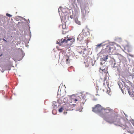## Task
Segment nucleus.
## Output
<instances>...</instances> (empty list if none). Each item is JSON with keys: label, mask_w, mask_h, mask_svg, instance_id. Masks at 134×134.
<instances>
[{"label": "nucleus", "mask_w": 134, "mask_h": 134, "mask_svg": "<svg viewBox=\"0 0 134 134\" xmlns=\"http://www.w3.org/2000/svg\"><path fill=\"white\" fill-rule=\"evenodd\" d=\"M18 51L19 54L15 58H13V60L15 62H17V61H20L21 60L25 55V53L21 48H19Z\"/></svg>", "instance_id": "5"}, {"label": "nucleus", "mask_w": 134, "mask_h": 134, "mask_svg": "<svg viewBox=\"0 0 134 134\" xmlns=\"http://www.w3.org/2000/svg\"><path fill=\"white\" fill-rule=\"evenodd\" d=\"M53 108L54 109L52 110V113L53 115H55L56 114L57 111V110L55 109V107H53Z\"/></svg>", "instance_id": "20"}, {"label": "nucleus", "mask_w": 134, "mask_h": 134, "mask_svg": "<svg viewBox=\"0 0 134 134\" xmlns=\"http://www.w3.org/2000/svg\"><path fill=\"white\" fill-rule=\"evenodd\" d=\"M2 56H3V57H4L6 56H7V58L9 59H10V57L9 55L6 53H5L4 52L0 54V57Z\"/></svg>", "instance_id": "11"}, {"label": "nucleus", "mask_w": 134, "mask_h": 134, "mask_svg": "<svg viewBox=\"0 0 134 134\" xmlns=\"http://www.w3.org/2000/svg\"><path fill=\"white\" fill-rule=\"evenodd\" d=\"M124 115H125V117H126L127 118L128 117V115L126 114L125 113H124Z\"/></svg>", "instance_id": "57"}, {"label": "nucleus", "mask_w": 134, "mask_h": 134, "mask_svg": "<svg viewBox=\"0 0 134 134\" xmlns=\"http://www.w3.org/2000/svg\"><path fill=\"white\" fill-rule=\"evenodd\" d=\"M109 47H110V46H109V45H107L106 46V47L107 48H105V49L106 50V49H107Z\"/></svg>", "instance_id": "54"}, {"label": "nucleus", "mask_w": 134, "mask_h": 134, "mask_svg": "<svg viewBox=\"0 0 134 134\" xmlns=\"http://www.w3.org/2000/svg\"><path fill=\"white\" fill-rule=\"evenodd\" d=\"M66 62L67 64H68L70 63V61L71 60V59L70 58H67L66 57Z\"/></svg>", "instance_id": "22"}, {"label": "nucleus", "mask_w": 134, "mask_h": 134, "mask_svg": "<svg viewBox=\"0 0 134 134\" xmlns=\"http://www.w3.org/2000/svg\"><path fill=\"white\" fill-rule=\"evenodd\" d=\"M77 2L79 4H81V1L80 0H77Z\"/></svg>", "instance_id": "46"}, {"label": "nucleus", "mask_w": 134, "mask_h": 134, "mask_svg": "<svg viewBox=\"0 0 134 134\" xmlns=\"http://www.w3.org/2000/svg\"><path fill=\"white\" fill-rule=\"evenodd\" d=\"M116 38L115 39V40H118V39L121 40V37H116Z\"/></svg>", "instance_id": "45"}, {"label": "nucleus", "mask_w": 134, "mask_h": 134, "mask_svg": "<svg viewBox=\"0 0 134 134\" xmlns=\"http://www.w3.org/2000/svg\"><path fill=\"white\" fill-rule=\"evenodd\" d=\"M69 107V106L66 105V106H65V107L64 108V109H65L66 110H68V107Z\"/></svg>", "instance_id": "38"}, {"label": "nucleus", "mask_w": 134, "mask_h": 134, "mask_svg": "<svg viewBox=\"0 0 134 134\" xmlns=\"http://www.w3.org/2000/svg\"><path fill=\"white\" fill-rule=\"evenodd\" d=\"M57 102H56L55 101H53L52 102V105L53 106H54L55 107H57V105H56V103Z\"/></svg>", "instance_id": "30"}, {"label": "nucleus", "mask_w": 134, "mask_h": 134, "mask_svg": "<svg viewBox=\"0 0 134 134\" xmlns=\"http://www.w3.org/2000/svg\"><path fill=\"white\" fill-rule=\"evenodd\" d=\"M67 112L66 111V112H64V113H63L64 114H67Z\"/></svg>", "instance_id": "62"}, {"label": "nucleus", "mask_w": 134, "mask_h": 134, "mask_svg": "<svg viewBox=\"0 0 134 134\" xmlns=\"http://www.w3.org/2000/svg\"><path fill=\"white\" fill-rule=\"evenodd\" d=\"M126 81L127 83H129V85H130V83L131 82L130 81L128 80H126Z\"/></svg>", "instance_id": "43"}, {"label": "nucleus", "mask_w": 134, "mask_h": 134, "mask_svg": "<svg viewBox=\"0 0 134 134\" xmlns=\"http://www.w3.org/2000/svg\"><path fill=\"white\" fill-rule=\"evenodd\" d=\"M66 106V105L65 104L63 105L61 107H63V109H64V108Z\"/></svg>", "instance_id": "55"}, {"label": "nucleus", "mask_w": 134, "mask_h": 134, "mask_svg": "<svg viewBox=\"0 0 134 134\" xmlns=\"http://www.w3.org/2000/svg\"><path fill=\"white\" fill-rule=\"evenodd\" d=\"M118 85L119 86V88L120 89H122L121 85L122 86V88H124L122 83L120 81H118Z\"/></svg>", "instance_id": "14"}, {"label": "nucleus", "mask_w": 134, "mask_h": 134, "mask_svg": "<svg viewBox=\"0 0 134 134\" xmlns=\"http://www.w3.org/2000/svg\"><path fill=\"white\" fill-rule=\"evenodd\" d=\"M85 17V15L83 13L82 14V18H84Z\"/></svg>", "instance_id": "52"}, {"label": "nucleus", "mask_w": 134, "mask_h": 134, "mask_svg": "<svg viewBox=\"0 0 134 134\" xmlns=\"http://www.w3.org/2000/svg\"><path fill=\"white\" fill-rule=\"evenodd\" d=\"M62 7H61V6H60L59 7V8H58V13H59L60 11H61V10H62Z\"/></svg>", "instance_id": "36"}, {"label": "nucleus", "mask_w": 134, "mask_h": 134, "mask_svg": "<svg viewBox=\"0 0 134 134\" xmlns=\"http://www.w3.org/2000/svg\"><path fill=\"white\" fill-rule=\"evenodd\" d=\"M69 107H70L71 108H72L75 107L76 104H69Z\"/></svg>", "instance_id": "28"}, {"label": "nucleus", "mask_w": 134, "mask_h": 134, "mask_svg": "<svg viewBox=\"0 0 134 134\" xmlns=\"http://www.w3.org/2000/svg\"><path fill=\"white\" fill-rule=\"evenodd\" d=\"M15 20L16 21H18L19 20V18L18 17V16H16V17L15 18Z\"/></svg>", "instance_id": "42"}, {"label": "nucleus", "mask_w": 134, "mask_h": 134, "mask_svg": "<svg viewBox=\"0 0 134 134\" xmlns=\"http://www.w3.org/2000/svg\"><path fill=\"white\" fill-rule=\"evenodd\" d=\"M12 65L10 64L8 65L5 66V68L6 70H10L11 69Z\"/></svg>", "instance_id": "16"}, {"label": "nucleus", "mask_w": 134, "mask_h": 134, "mask_svg": "<svg viewBox=\"0 0 134 134\" xmlns=\"http://www.w3.org/2000/svg\"><path fill=\"white\" fill-rule=\"evenodd\" d=\"M118 116L116 114L113 113L111 116L108 117V121H110L111 124L114 122H117L118 124L120 123V118H118Z\"/></svg>", "instance_id": "3"}, {"label": "nucleus", "mask_w": 134, "mask_h": 134, "mask_svg": "<svg viewBox=\"0 0 134 134\" xmlns=\"http://www.w3.org/2000/svg\"><path fill=\"white\" fill-rule=\"evenodd\" d=\"M67 39L68 42V41L71 40H72V38L70 37H69Z\"/></svg>", "instance_id": "44"}, {"label": "nucleus", "mask_w": 134, "mask_h": 134, "mask_svg": "<svg viewBox=\"0 0 134 134\" xmlns=\"http://www.w3.org/2000/svg\"><path fill=\"white\" fill-rule=\"evenodd\" d=\"M30 22V20L29 19H28V20H27L26 19V36L27 35H29V39L27 40L26 38V47H27L28 48L29 46L26 44V43H29L31 36L30 30V27L29 24Z\"/></svg>", "instance_id": "2"}, {"label": "nucleus", "mask_w": 134, "mask_h": 134, "mask_svg": "<svg viewBox=\"0 0 134 134\" xmlns=\"http://www.w3.org/2000/svg\"><path fill=\"white\" fill-rule=\"evenodd\" d=\"M61 11H62V13H63V14H62V15H63V14H64V13L65 12H64L63 11V10L62 9V10H61Z\"/></svg>", "instance_id": "61"}, {"label": "nucleus", "mask_w": 134, "mask_h": 134, "mask_svg": "<svg viewBox=\"0 0 134 134\" xmlns=\"http://www.w3.org/2000/svg\"><path fill=\"white\" fill-rule=\"evenodd\" d=\"M6 15L8 17H11L12 16V15H11L9 13H7L6 14Z\"/></svg>", "instance_id": "35"}, {"label": "nucleus", "mask_w": 134, "mask_h": 134, "mask_svg": "<svg viewBox=\"0 0 134 134\" xmlns=\"http://www.w3.org/2000/svg\"><path fill=\"white\" fill-rule=\"evenodd\" d=\"M118 55H120V57H123V56L121 54H119V53H118Z\"/></svg>", "instance_id": "58"}, {"label": "nucleus", "mask_w": 134, "mask_h": 134, "mask_svg": "<svg viewBox=\"0 0 134 134\" xmlns=\"http://www.w3.org/2000/svg\"><path fill=\"white\" fill-rule=\"evenodd\" d=\"M101 58L100 59V65H102L103 64H104L107 61V59H108L109 56L108 55H105L103 57H102V56H101Z\"/></svg>", "instance_id": "7"}, {"label": "nucleus", "mask_w": 134, "mask_h": 134, "mask_svg": "<svg viewBox=\"0 0 134 134\" xmlns=\"http://www.w3.org/2000/svg\"><path fill=\"white\" fill-rule=\"evenodd\" d=\"M107 77L105 76L104 79V81H105L107 79Z\"/></svg>", "instance_id": "56"}, {"label": "nucleus", "mask_w": 134, "mask_h": 134, "mask_svg": "<svg viewBox=\"0 0 134 134\" xmlns=\"http://www.w3.org/2000/svg\"><path fill=\"white\" fill-rule=\"evenodd\" d=\"M114 42H111L109 43V45H111V46H114V44H115L114 43Z\"/></svg>", "instance_id": "41"}, {"label": "nucleus", "mask_w": 134, "mask_h": 134, "mask_svg": "<svg viewBox=\"0 0 134 134\" xmlns=\"http://www.w3.org/2000/svg\"><path fill=\"white\" fill-rule=\"evenodd\" d=\"M129 121L131 122V123L134 126V119H131Z\"/></svg>", "instance_id": "29"}, {"label": "nucleus", "mask_w": 134, "mask_h": 134, "mask_svg": "<svg viewBox=\"0 0 134 134\" xmlns=\"http://www.w3.org/2000/svg\"><path fill=\"white\" fill-rule=\"evenodd\" d=\"M130 85L132 87H133L134 86L133 84L131 82V83H130Z\"/></svg>", "instance_id": "50"}, {"label": "nucleus", "mask_w": 134, "mask_h": 134, "mask_svg": "<svg viewBox=\"0 0 134 134\" xmlns=\"http://www.w3.org/2000/svg\"><path fill=\"white\" fill-rule=\"evenodd\" d=\"M4 31V29L3 28L0 26V35H1L3 32Z\"/></svg>", "instance_id": "23"}, {"label": "nucleus", "mask_w": 134, "mask_h": 134, "mask_svg": "<svg viewBox=\"0 0 134 134\" xmlns=\"http://www.w3.org/2000/svg\"><path fill=\"white\" fill-rule=\"evenodd\" d=\"M68 13L66 11H65L63 15L62 14V17L64 20H65L66 19H68L69 15Z\"/></svg>", "instance_id": "8"}, {"label": "nucleus", "mask_w": 134, "mask_h": 134, "mask_svg": "<svg viewBox=\"0 0 134 134\" xmlns=\"http://www.w3.org/2000/svg\"><path fill=\"white\" fill-rule=\"evenodd\" d=\"M109 49L107 50V52L110 53L112 52V48L110 47H109Z\"/></svg>", "instance_id": "26"}, {"label": "nucleus", "mask_w": 134, "mask_h": 134, "mask_svg": "<svg viewBox=\"0 0 134 134\" xmlns=\"http://www.w3.org/2000/svg\"><path fill=\"white\" fill-rule=\"evenodd\" d=\"M75 22L77 24L81 25V23L80 21L78 20V19H76L75 20Z\"/></svg>", "instance_id": "21"}, {"label": "nucleus", "mask_w": 134, "mask_h": 134, "mask_svg": "<svg viewBox=\"0 0 134 134\" xmlns=\"http://www.w3.org/2000/svg\"><path fill=\"white\" fill-rule=\"evenodd\" d=\"M121 91L124 94H125L126 93V91L125 90H124L122 88V89H120Z\"/></svg>", "instance_id": "33"}, {"label": "nucleus", "mask_w": 134, "mask_h": 134, "mask_svg": "<svg viewBox=\"0 0 134 134\" xmlns=\"http://www.w3.org/2000/svg\"><path fill=\"white\" fill-rule=\"evenodd\" d=\"M18 17L19 18V20L20 21L18 22L16 25H18L22 27L23 30L20 29V30L22 33L24 32V34L25 35V22H24L21 20H23L25 21V18L19 16H18Z\"/></svg>", "instance_id": "4"}, {"label": "nucleus", "mask_w": 134, "mask_h": 134, "mask_svg": "<svg viewBox=\"0 0 134 134\" xmlns=\"http://www.w3.org/2000/svg\"><path fill=\"white\" fill-rule=\"evenodd\" d=\"M104 108V109L103 110L105 111V113H103L101 112L100 116L103 118L106 122L109 123H110V121L108 120V117L111 115V114L113 113V110L112 109H111L110 108L107 109L105 108Z\"/></svg>", "instance_id": "1"}, {"label": "nucleus", "mask_w": 134, "mask_h": 134, "mask_svg": "<svg viewBox=\"0 0 134 134\" xmlns=\"http://www.w3.org/2000/svg\"><path fill=\"white\" fill-rule=\"evenodd\" d=\"M82 104H80L81 105V109H83V107H82V106H83V105L84 104V103L83 102V101H82Z\"/></svg>", "instance_id": "31"}, {"label": "nucleus", "mask_w": 134, "mask_h": 134, "mask_svg": "<svg viewBox=\"0 0 134 134\" xmlns=\"http://www.w3.org/2000/svg\"><path fill=\"white\" fill-rule=\"evenodd\" d=\"M126 88L127 90L128 91V93L129 95L131 97H132V94H131V92L130 91L129 89V86H127L126 87Z\"/></svg>", "instance_id": "17"}, {"label": "nucleus", "mask_w": 134, "mask_h": 134, "mask_svg": "<svg viewBox=\"0 0 134 134\" xmlns=\"http://www.w3.org/2000/svg\"><path fill=\"white\" fill-rule=\"evenodd\" d=\"M63 107H61L58 109V111L60 113H62L63 112Z\"/></svg>", "instance_id": "24"}, {"label": "nucleus", "mask_w": 134, "mask_h": 134, "mask_svg": "<svg viewBox=\"0 0 134 134\" xmlns=\"http://www.w3.org/2000/svg\"><path fill=\"white\" fill-rule=\"evenodd\" d=\"M72 53H69L68 54L66 55V58H69L70 57H71V55H72Z\"/></svg>", "instance_id": "25"}, {"label": "nucleus", "mask_w": 134, "mask_h": 134, "mask_svg": "<svg viewBox=\"0 0 134 134\" xmlns=\"http://www.w3.org/2000/svg\"><path fill=\"white\" fill-rule=\"evenodd\" d=\"M105 42H104L102 43L98 44L97 45V46L96 47V49L100 48L101 46H104L106 44H104L103 45L102 44L103 43H104Z\"/></svg>", "instance_id": "13"}, {"label": "nucleus", "mask_w": 134, "mask_h": 134, "mask_svg": "<svg viewBox=\"0 0 134 134\" xmlns=\"http://www.w3.org/2000/svg\"><path fill=\"white\" fill-rule=\"evenodd\" d=\"M92 108V111L99 114V116L102 111L104 109L101 105L99 104L95 105L94 107Z\"/></svg>", "instance_id": "6"}, {"label": "nucleus", "mask_w": 134, "mask_h": 134, "mask_svg": "<svg viewBox=\"0 0 134 134\" xmlns=\"http://www.w3.org/2000/svg\"><path fill=\"white\" fill-rule=\"evenodd\" d=\"M127 132H128V133H130L131 134H132L133 133H132V132H131L130 131V130H129V131H128V130L127 131Z\"/></svg>", "instance_id": "53"}, {"label": "nucleus", "mask_w": 134, "mask_h": 134, "mask_svg": "<svg viewBox=\"0 0 134 134\" xmlns=\"http://www.w3.org/2000/svg\"><path fill=\"white\" fill-rule=\"evenodd\" d=\"M105 66V65H104L103 66V69H101V70L103 72H104L105 71V68H104V67Z\"/></svg>", "instance_id": "32"}, {"label": "nucleus", "mask_w": 134, "mask_h": 134, "mask_svg": "<svg viewBox=\"0 0 134 134\" xmlns=\"http://www.w3.org/2000/svg\"><path fill=\"white\" fill-rule=\"evenodd\" d=\"M4 24V22L3 21H0V25L2 26Z\"/></svg>", "instance_id": "34"}, {"label": "nucleus", "mask_w": 134, "mask_h": 134, "mask_svg": "<svg viewBox=\"0 0 134 134\" xmlns=\"http://www.w3.org/2000/svg\"><path fill=\"white\" fill-rule=\"evenodd\" d=\"M7 38L8 42L11 41L13 39V37L12 36L10 35L8 36Z\"/></svg>", "instance_id": "19"}, {"label": "nucleus", "mask_w": 134, "mask_h": 134, "mask_svg": "<svg viewBox=\"0 0 134 134\" xmlns=\"http://www.w3.org/2000/svg\"><path fill=\"white\" fill-rule=\"evenodd\" d=\"M66 99H68L67 98H64V102L65 103V104H66V102H65V101H64L65 100H66Z\"/></svg>", "instance_id": "48"}, {"label": "nucleus", "mask_w": 134, "mask_h": 134, "mask_svg": "<svg viewBox=\"0 0 134 134\" xmlns=\"http://www.w3.org/2000/svg\"><path fill=\"white\" fill-rule=\"evenodd\" d=\"M90 60H91V63L92 64V66H94V64H93V59L92 58H91V59H90Z\"/></svg>", "instance_id": "39"}, {"label": "nucleus", "mask_w": 134, "mask_h": 134, "mask_svg": "<svg viewBox=\"0 0 134 134\" xmlns=\"http://www.w3.org/2000/svg\"><path fill=\"white\" fill-rule=\"evenodd\" d=\"M82 99H83V101L84 100V99H85V97L84 96H82Z\"/></svg>", "instance_id": "59"}, {"label": "nucleus", "mask_w": 134, "mask_h": 134, "mask_svg": "<svg viewBox=\"0 0 134 134\" xmlns=\"http://www.w3.org/2000/svg\"><path fill=\"white\" fill-rule=\"evenodd\" d=\"M73 96H74V97H75V94H73L72 95H71L69 96V97H70V99H72L74 101H75V102H74V103H76V102L77 101H78V99H74L73 98H72V97Z\"/></svg>", "instance_id": "15"}, {"label": "nucleus", "mask_w": 134, "mask_h": 134, "mask_svg": "<svg viewBox=\"0 0 134 134\" xmlns=\"http://www.w3.org/2000/svg\"><path fill=\"white\" fill-rule=\"evenodd\" d=\"M61 40L62 42V44H63V43H66L68 42L67 39H66L65 38L64 39L62 38L61 39Z\"/></svg>", "instance_id": "18"}, {"label": "nucleus", "mask_w": 134, "mask_h": 134, "mask_svg": "<svg viewBox=\"0 0 134 134\" xmlns=\"http://www.w3.org/2000/svg\"><path fill=\"white\" fill-rule=\"evenodd\" d=\"M114 44H116V46H118V47H120V48L121 47V46H120L119 45V44H116V43H115V42H114Z\"/></svg>", "instance_id": "47"}, {"label": "nucleus", "mask_w": 134, "mask_h": 134, "mask_svg": "<svg viewBox=\"0 0 134 134\" xmlns=\"http://www.w3.org/2000/svg\"><path fill=\"white\" fill-rule=\"evenodd\" d=\"M3 40L5 42H8V41L7 40V38L4 37V38L3 39Z\"/></svg>", "instance_id": "40"}, {"label": "nucleus", "mask_w": 134, "mask_h": 134, "mask_svg": "<svg viewBox=\"0 0 134 134\" xmlns=\"http://www.w3.org/2000/svg\"><path fill=\"white\" fill-rule=\"evenodd\" d=\"M125 47L127 48V50L128 52H131L132 50V47L131 46L129 45L128 43L126 45L125 47H124L125 49Z\"/></svg>", "instance_id": "10"}, {"label": "nucleus", "mask_w": 134, "mask_h": 134, "mask_svg": "<svg viewBox=\"0 0 134 134\" xmlns=\"http://www.w3.org/2000/svg\"><path fill=\"white\" fill-rule=\"evenodd\" d=\"M104 50V49H103V50H102L99 53V54H97V55L98 56H99V54L100 53H102V54H103V51Z\"/></svg>", "instance_id": "37"}, {"label": "nucleus", "mask_w": 134, "mask_h": 134, "mask_svg": "<svg viewBox=\"0 0 134 134\" xmlns=\"http://www.w3.org/2000/svg\"><path fill=\"white\" fill-rule=\"evenodd\" d=\"M56 43L58 44V45L59 46L63 47L64 46L63 44H62V42L61 41V39L60 40L58 39L57 40Z\"/></svg>", "instance_id": "12"}, {"label": "nucleus", "mask_w": 134, "mask_h": 134, "mask_svg": "<svg viewBox=\"0 0 134 134\" xmlns=\"http://www.w3.org/2000/svg\"><path fill=\"white\" fill-rule=\"evenodd\" d=\"M83 34L84 33H83V34H79L77 37V40H79L80 42L81 41L83 40H84V38L83 35Z\"/></svg>", "instance_id": "9"}, {"label": "nucleus", "mask_w": 134, "mask_h": 134, "mask_svg": "<svg viewBox=\"0 0 134 134\" xmlns=\"http://www.w3.org/2000/svg\"><path fill=\"white\" fill-rule=\"evenodd\" d=\"M129 55L130 56L132 57H134V55H132V54H129Z\"/></svg>", "instance_id": "49"}, {"label": "nucleus", "mask_w": 134, "mask_h": 134, "mask_svg": "<svg viewBox=\"0 0 134 134\" xmlns=\"http://www.w3.org/2000/svg\"><path fill=\"white\" fill-rule=\"evenodd\" d=\"M121 80L124 85V86H125V88H126V87H127V86H128L127 85H126L125 82L122 79Z\"/></svg>", "instance_id": "27"}, {"label": "nucleus", "mask_w": 134, "mask_h": 134, "mask_svg": "<svg viewBox=\"0 0 134 134\" xmlns=\"http://www.w3.org/2000/svg\"><path fill=\"white\" fill-rule=\"evenodd\" d=\"M13 22V19L11 18V21H10V22L12 23Z\"/></svg>", "instance_id": "64"}, {"label": "nucleus", "mask_w": 134, "mask_h": 134, "mask_svg": "<svg viewBox=\"0 0 134 134\" xmlns=\"http://www.w3.org/2000/svg\"><path fill=\"white\" fill-rule=\"evenodd\" d=\"M79 81L80 82H81L82 81L81 78H80V79L79 80Z\"/></svg>", "instance_id": "63"}, {"label": "nucleus", "mask_w": 134, "mask_h": 134, "mask_svg": "<svg viewBox=\"0 0 134 134\" xmlns=\"http://www.w3.org/2000/svg\"><path fill=\"white\" fill-rule=\"evenodd\" d=\"M130 76H131L132 77H133L134 76V75L131 74L130 75Z\"/></svg>", "instance_id": "60"}, {"label": "nucleus", "mask_w": 134, "mask_h": 134, "mask_svg": "<svg viewBox=\"0 0 134 134\" xmlns=\"http://www.w3.org/2000/svg\"><path fill=\"white\" fill-rule=\"evenodd\" d=\"M108 88L109 89V92H108V89H107V91H108V93L109 94V93H110V91H109V90H110V88L109 87H108Z\"/></svg>", "instance_id": "51"}]
</instances>
